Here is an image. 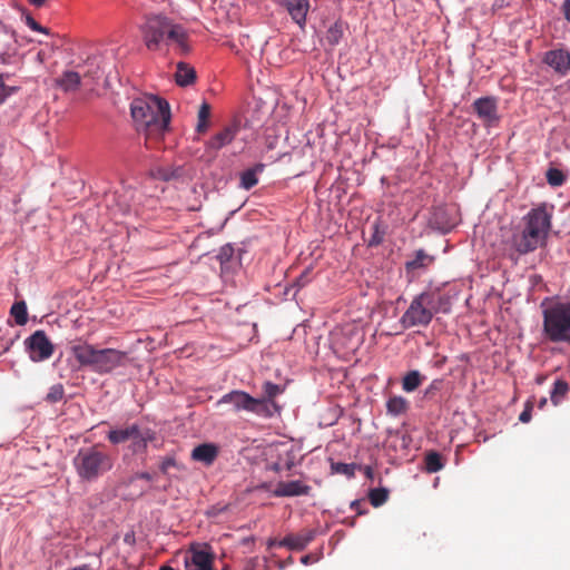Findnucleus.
<instances>
[{
	"label": "nucleus",
	"mask_w": 570,
	"mask_h": 570,
	"mask_svg": "<svg viewBox=\"0 0 570 570\" xmlns=\"http://www.w3.org/2000/svg\"><path fill=\"white\" fill-rule=\"evenodd\" d=\"M130 111L137 130L146 137L147 148H151L153 141H158L168 130V102L156 96H145L132 100Z\"/></svg>",
	"instance_id": "f257e3e1"
},
{
	"label": "nucleus",
	"mask_w": 570,
	"mask_h": 570,
	"mask_svg": "<svg viewBox=\"0 0 570 570\" xmlns=\"http://www.w3.org/2000/svg\"><path fill=\"white\" fill-rule=\"evenodd\" d=\"M551 218L546 205L531 209L522 218V225L513 232L511 247L519 255H525L543 246L551 229Z\"/></svg>",
	"instance_id": "f03ea898"
},
{
	"label": "nucleus",
	"mask_w": 570,
	"mask_h": 570,
	"mask_svg": "<svg viewBox=\"0 0 570 570\" xmlns=\"http://www.w3.org/2000/svg\"><path fill=\"white\" fill-rule=\"evenodd\" d=\"M142 39L149 50H158L161 42L175 46L181 53L189 51L186 30L161 14L150 16L141 27Z\"/></svg>",
	"instance_id": "7ed1b4c3"
},
{
	"label": "nucleus",
	"mask_w": 570,
	"mask_h": 570,
	"mask_svg": "<svg viewBox=\"0 0 570 570\" xmlns=\"http://www.w3.org/2000/svg\"><path fill=\"white\" fill-rule=\"evenodd\" d=\"M449 309V298L439 292L428 291L412 299L410 306L401 316L400 322L404 328L426 327L435 314L440 312L448 313Z\"/></svg>",
	"instance_id": "20e7f679"
},
{
	"label": "nucleus",
	"mask_w": 570,
	"mask_h": 570,
	"mask_svg": "<svg viewBox=\"0 0 570 570\" xmlns=\"http://www.w3.org/2000/svg\"><path fill=\"white\" fill-rule=\"evenodd\" d=\"M72 464L81 481L94 482L112 469L114 460L104 445L95 444L79 449Z\"/></svg>",
	"instance_id": "39448f33"
},
{
	"label": "nucleus",
	"mask_w": 570,
	"mask_h": 570,
	"mask_svg": "<svg viewBox=\"0 0 570 570\" xmlns=\"http://www.w3.org/2000/svg\"><path fill=\"white\" fill-rule=\"evenodd\" d=\"M542 314L544 336L552 343L570 344V303L557 302Z\"/></svg>",
	"instance_id": "423d86ee"
},
{
	"label": "nucleus",
	"mask_w": 570,
	"mask_h": 570,
	"mask_svg": "<svg viewBox=\"0 0 570 570\" xmlns=\"http://www.w3.org/2000/svg\"><path fill=\"white\" fill-rule=\"evenodd\" d=\"M218 405H228L229 410L239 413L247 412L258 416L268 417L267 402L257 400L248 393L234 390L223 395L217 402Z\"/></svg>",
	"instance_id": "0eeeda50"
},
{
	"label": "nucleus",
	"mask_w": 570,
	"mask_h": 570,
	"mask_svg": "<svg viewBox=\"0 0 570 570\" xmlns=\"http://www.w3.org/2000/svg\"><path fill=\"white\" fill-rule=\"evenodd\" d=\"M127 353L115 348L97 350L92 371L96 373H109L112 370L125 365Z\"/></svg>",
	"instance_id": "6e6552de"
},
{
	"label": "nucleus",
	"mask_w": 570,
	"mask_h": 570,
	"mask_svg": "<svg viewBox=\"0 0 570 570\" xmlns=\"http://www.w3.org/2000/svg\"><path fill=\"white\" fill-rule=\"evenodd\" d=\"M214 559L215 554L209 544L193 546L186 567L188 570H213Z\"/></svg>",
	"instance_id": "1a4fd4ad"
},
{
	"label": "nucleus",
	"mask_w": 570,
	"mask_h": 570,
	"mask_svg": "<svg viewBox=\"0 0 570 570\" xmlns=\"http://www.w3.org/2000/svg\"><path fill=\"white\" fill-rule=\"evenodd\" d=\"M30 351V357L33 361H43L49 358L53 353V345L48 340L43 331L35 332L27 341Z\"/></svg>",
	"instance_id": "9d476101"
},
{
	"label": "nucleus",
	"mask_w": 570,
	"mask_h": 570,
	"mask_svg": "<svg viewBox=\"0 0 570 570\" xmlns=\"http://www.w3.org/2000/svg\"><path fill=\"white\" fill-rule=\"evenodd\" d=\"M473 109L478 117L488 126L499 121L498 104L493 97H482L473 102Z\"/></svg>",
	"instance_id": "9b49d317"
},
{
	"label": "nucleus",
	"mask_w": 570,
	"mask_h": 570,
	"mask_svg": "<svg viewBox=\"0 0 570 570\" xmlns=\"http://www.w3.org/2000/svg\"><path fill=\"white\" fill-rule=\"evenodd\" d=\"M542 61L561 76L570 71V51L567 49L549 50L543 55Z\"/></svg>",
	"instance_id": "f8f14e48"
},
{
	"label": "nucleus",
	"mask_w": 570,
	"mask_h": 570,
	"mask_svg": "<svg viewBox=\"0 0 570 570\" xmlns=\"http://www.w3.org/2000/svg\"><path fill=\"white\" fill-rule=\"evenodd\" d=\"M312 488L301 480L281 481L276 484L273 494L277 498L308 495Z\"/></svg>",
	"instance_id": "ddd939ff"
},
{
	"label": "nucleus",
	"mask_w": 570,
	"mask_h": 570,
	"mask_svg": "<svg viewBox=\"0 0 570 570\" xmlns=\"http://www.w3.org/2000/svg\"><path fill=\"white\" fill-rule=\"evenodd\" d=\"M239 127L236 124L224 127L206 142V150L217 153L235 139Z\"/></svg>",
	"instance_id": "4468645a"
},
{
	"label": "nucleus",
	"mask_w": 570,
	"mask_h": 570,
	"mask_svg": "<svg viewBox=\"0 0 570 570\" xmlns=\"http://www.w3.org/2000/svg\"><path fill=\"white\" fill-rule=\"evenodd\" d=\"M315 534V530L305 529L298 533L286 535L284 539L279 540L278 547L302 551L309 542L314 540Z\"/></svg>",
	"instance_id": "2eb2a0df"
},
{
	"label": "nucleus",
	"mask_w": 570,
	"mask_h": 570,
	"mask_svg": "<svg viewBox=\"0 0 570 570\" xmlns=\"http://www.w3.org/2000/svg\"><path fill=\"white\" fill-rule=\"evenodd\" d=\"M281 6L286 8L288 14L298 26L306 23L307 12L309 10L308 0H277Z\"/></svg>",
	"instance_id": "dca6fc26"
},
{
	"label": "nucleus",
	"mask_w": 570,
	"mask_h": 570,
	"mask_svg": "<svg viewBox=\"0 0 570 570\" xmlns=\"http://www.w3.org/2000/svg\"><path fill=\"white\" fill-rule=\"evenodd\" d=\"M97 350L87 343H79L71 346V353L81 366L92 368Z\"/></svg>",
	"instance_id": "f3484780"
},
{
	"label": "nucleus",
	"mask_w": 570,
	"mask_h": 570,
	"mask_svg": "<svg viewBox=\"0 0 570 570\" xmlns=\"http://www.w3.org/2000/svg\"><path fill=\"white\" fill-rule=\"evenodd\" d=\"M218 455V448L213 443H204L197 445L191 452V459L197 462H202L206 465H210Z\"/></svg>",
	"instance_id": "a211bd4d"
},
{
	"label": "nucleus",
	"mask_w": 570,
	"mask_h": 570,
	"mask_svg": "<svg viewBox=\"0 0 570 570\" xmlns=\"http://www.w3.org/2000/svg\"><path fill=\"white\" fill-rule=\"evenodd\" d=\"M59 88L66 92L76 91L81 85V73L79 71L67 70L56 80Z\"/></svg>",
	"instance_id": "6ab92c4d"
},
{
	"label": "nucleus",
	"mask_w": 570,
	"mask_h": 570,
	"mask_svg": "<svg viewBox=\"0 0 570 570\" xmlns=\"http://www.w3.org/2000/svg\"><path fill=\"white\" fill-rule=\"evenodd\" d=\"M139 426L131 424L121 429L110 430L107 434V439L111 444H120L131 440L136 433H138Z\"/></svg>",
	"instance_id": "aec40b11"
},
{
	"label": "nucleus",
	"mask_w": 570,
	"mask_h": 570,
	"mask_svg": "<svg viewBox=\"0 0 570 570\" xmlns=\"http://www.w3.org/2000/svg\"><path fill=\"white\" fill-rule=\"evenodd\" d=\"M155 439V432L150 429H138V433L130 440L131 451L134 453H145L147 451L148 443Z\"/></svg>",
	"instance_id": "412c9836"
},
{
	"label": "nucleus",
	"mask_w": 570,
	"mask_h": 570,
	"mask_svg": "<svg viewBox=\"0 0 570 570\" xmlns=\"http://www.w3.org/2000/svg\"><path fill=\"white\" fill-rule=\"evenodd\" d=\"M175 79L180 87L189 86L196 80V70L186 62H178Z\"/></svg>",
	"instance_id": "4be33fe9"
},
{
	"label": "nucleus",
	"mask_w": 570,
	"mask_h": 570,
	"mask_svg": "<svg viewBox=\"0 0 570 570\" xmlns=\"http://www.w3.org/2000/svg\"><path fill=\"white\" fill-rule=\"evenodd\" d=\"M434 261L433 256L425 253L424 249H417L414 257L405 263L406 272H414L420 268L430 266Z\"/></svg>",
	"instance_id": "5701e85b"
},
{
	"label": "nucleus",
	"mask_w": 570,
	"mask_h": 570,
	"mask_svg": "<svg viewBox=\"0 0 570 570\" xmlns=\"http://www.w3.org/2000/svg\"><path fill=\"white\" fill-rule=\"evenodd\" d=\"M264 396L256 397L257 400H263L267 402L268 417L273 415L274 410L276 409V403L274 399L281 394L282 390L279 385L274 384L272 382H265L263 385Z\"/></svg>",
	"instance_id": "b1692460"
},
{
	"label": "nucleus",
	"mask_w": 570,
	"mask_h": 570,
	"mask_svg": "<svg viewBox=\"0 0 570 570\" xmlns=\"http://www.w3.org/2000/svg\"><path fill=\"white\" fill-rule=\"evenodd\" d=\"M264 168V164H256L253 168L243 171L240 175V186L246 190L256 186L258 183L257 175L261 174Z\"/></svg>",
	"instance_id": "393cba45"
},
{
	"label": "nucleus",
	"mask_w": 570,
	"mask_h": 570,
	"mask_svg": "<svg viewBox=\"0 0 570 570\" xmlns=\"http://www.w3.org/2000/svg\"><path fill=\"white\" fill-rule=\"evenodd\" d=\"M209 118H210V105L204 101L198 110L197 115V125L196 131L198 134H205L209 128Z\"/></svg>",
	"instance_id": "a878e982"
},
{
	"label": "nucleus",
	"mask_w": 570,
	"mask_h": 570,
	"mask_svg": "<svg viewBox=\"0 0 570 570\" xmlns=\"http://www.w3.org/2000/svg\"><path fill=\"white\" fill-rule=\"evenodd\" d=\"M424 376L416 370L407 372L402 380V389L411 393L415 391L423 382Z\"/></svg>",
	"instance_id": "bb28decb"
},
{
	"label": "nucleus",
	"mask_w": 570,
	"mask_h": 570,
	"mask_svg": "<svg viewBox=\"0 0 570 570\" xmlns=\"http://www.w3.org/2000/svg\"><path fill=\"white\" fill-rule=\"evenodd\" d=\"M569 392V384L567 381L559 379L554 382L553 389L550 393V400L554 406H558L563 399L566 397L567 393Z\"/></svg>",
	"instance_id": "cd10ccee"
},
{
	"label": "nucleus",
	"mask_w": 570,
	"mask_h": 570,
	"mask_svg": "<svg viewBox=\"0 0 570 570\" xmlns=\"http://www.w3.org/2000/svg\"><path fill=\"white\" fill-rule=\"evenodd\" d=\"M78 68L81 69V71H79L81 79L91 80L92 83H95V81L100 78V67L96 59L88 60L86 65L78 66Z\"/></svg>",
	"instance_id": "c85d7f7f"
},
{
	"label": "nucleus",
	"mask_w": 570,
	"mask_h": 570,
	"mask_svg": "<svg viewBox=\"0 0 570 570\" xmlns=\"http://www.w3.org/2000/svg\"><path fill=\"white\" fill-rule=\"evenodd\" d=\"M387 413L394 416L403 414L409 409V402L403 396H392L386 403Z\"/></svg>",
	"instance_id": "c756f323"
},
{
	"label": "nucleus",
	"mask_w": 570,
	"mask_h": 570,
	"mask_svg": "<svg viewBox=\"0 0 570 570\" xmlns=\"http://www.w3.org/2000/svg\"><path fill=\"white\" fill-rule=\"evenodd\" d=\"M424 463L425 470L429 473L439 472L444 468V461L441 454L435 451H430L425 454Z\"/></svg>",
	"instance_id": "7c9ffc66"
},
{
	"label": "nucleus",
	"mask_w": 570,
	"mask_h": 570,
	"mask_svg": "<svg viewBox=\"0 0 570 570\" xmlns=\"http://www.w3.org/2000/svg\"><path fill=\"white\" fill-rule=\"evenodd\" d=\"M10 314L14 317L18 325H24L28 322L27 305L23 301L16 302L11 306Z\"/></svg>",
	"instance_id": "2f4dec72"
},
{
	"label": "nucleus",
	"mask_w": 570,
	"mask_h": 570,
	"mask_svg": "<svg viewBox=\"0 0 570 570\" xmlns=\"http://www.w3.org/2000/svg\"><path fill=\"white\" fill-rule=\"evenodd\" d=\"M368 499L373 507L379 508L387 501L389 490L385 488L372 489L368 492Z\"/></svg>",
	"instance_id": "473e14b6"
},
{
	"label": "nucleus",
	"mask_w": 570,
	"mask_h": 570,
	"mask_svg": "<svg viewBox=\"0 0 570 570\" xmlns=\"http://www.w3.org/2000/svg\"><path fill=\"white\" fill-rule=\"evenodd\" d=\"M343 37V27L341 23L335 22L332 24L325 35V40L331 46H336Z\"/></svg>",
	"instance_id": "72a5a7b5"
},
{
	"label": "nucleus",
	"mask_w": 570,
	"mask_h": 570,
	"mask_svg": "<svg viewBox=\"0 0 570 570\" xmlns=\"http://www.w3.org/2000/svg\"><path fill=\"white\" fill-rule=\"evenodd\" d=\"M546 178L548 184L552 187L562 186L566 181L564 174L560 169L554 167H551L547 170Z\"/></svg>",
	"instance_id": "f704fd0d"
},
{
	"label": "nucleus",
	"mask_w": 570,
	"mask_h": 570,
	"mask_svg": "<svg viewBox=\"0 0 570 570\" xmlns=\"http://www.w3.org/2000/svg\"><path fill=\"white\" fill-rule=\"evenodd\" d=\"M65 389L62 384H55L50 387L46 400L50 403H57L63 399Z\"/></svg>",
	"instance_id": "c9c22d12"
},
{
	"label": "nucleus",
	"mask_w": 570,
	"mask_h": 570,
	"mask_svg": "<svg viewBox=\"0 0 570 570\" xmlns=\"http://www.w3.org/2000/svg\"><path fill=\"white\" fill-rule=\"evenodd\" d=\"M332 469L336 473L344 474L348 478H352L355 474L356 464H347V463L338 462V463H333Z\"/></svg>",
	"instance_id": "e433bc0d"
},
{
	"label": "nucleus",
	"mask_w": 570,
	"mask_h": 570,
	"mask_svg": "<svg viewBox=\"0 0 570 570\" xmlns=\"http://www.w3.org/2000/svg\"><path fill=\"white\" fill-rule=\"evenodd\" d=\"M311 268H306L295 281V284L302 288L311 282Z\"/></svg>",
	"instance_id": "4c0bfd02"
},
{
	"label": "nucleus",
	"mask_w": 570,
	"mask_h": 570,
	"mask_svg": "<svg viewBox=\"0 0 570 570\" xmlns=\"http://www.w3.org/2000/svg\"><path fill=\"white\" fill-rule=\"evenodd\" d=\"M12 89L8 88L4 85L3 77L0 75V105L6 100V98L11 94Z\"/></svg>",
	"instance_id": "58836bf2"
},
{
	"label": "nucleus",
	"mask_w": 570,
	"mask_h": 570,
	"mask_svg": "<svg viewBox=\"0 0 570 570\" xmlns=\"http://www.w3.org/2000/svg\"><path fill=\"white\" fill-rule=\"evenodd\" d=\"M531 411H532V404L530 402H527L524 410L521 412L519 420L522 423H528L531 420Z\"/></svg>",
	"instance_id": "ea45409f"
},
{
	"label": "nucleus",
	"mask_w": 570,
	"mask_h": 570,
	"mask_svg": "<svg viewBox=\"0 0 570 570\" xmlns=\"http://www.w3.org/2000/svg\"><path fill=\"white\" fill-rule=\"evenodd\" d=\"M27 24L35 31L48 33V29L41 27L32 17H27Z\"/></svg>",
	"instance_id": "a19ab883"
},
{
	"label": "nucleus",
	"mask_w": 570,
	"mask_h": 570,
	"mask_svg": "<svg viewBox=\"0 0 570 570\" xmlns=\"http://www.w3.org/2000/svg\"><path fill=\"white\" fill-rule=\"evenodd\" d=\"M176 465V461L174 458H165L160 463V471L163 473H167L168 470Z\"/></svg>",
	"instance_id": "79ce46f5"
},
{
	"label": "nucleus",
	"mask_w": 570,
	"mask_h": 570,
	"mask_svg": "<svg viewBox=\"0 0 570 570\" xmlns=\"http://www.w3.org/2000/svg\"><path fill=\"white\" fill-rule=\"evenodd\" d=\"M365 503L362 500H354L351 502V509L354 510L358 515L365 514L366 509H362Z\"/></svg>",
	"instance_id": "37998d69"
},
{
	"label": "nucleus",
	"mask_w": 570,
	"mask_h": 570,
	"mask_svg": "<svg viewBox=\"0 0 570 570\" xmlns=\"http://www.w3.org/2000/svg\"><path fill=\"white\" fill-rule=\"evenodd\" d=\"M562 12L567 21L570 22V0H564L562 3Z\"/></svg>",
	"instance_id": "c03bdc74"
},
{
	"label": "nucleus",
	"mask_w": 570,
	"mask_h": 570,
	"mask_svg": "<svg viewBox=\"0 0 570 570\" xmlns=\"http://www.w3.org/2000/svg\"><path fill=\"white\" fill-rule=\"evenodd\" d=\"M364 474H365V476H366V478H368V479H373V476H374V471H373V469H372L370 465H366V466L364 468Z\"/></svg>",
	"instance_id": "a18cd8bd"
},
{
	"label": "nucleus",
	"mask_w": 570,
	"mask_h": 570,
	"mask_svg": "<svg viewBox=\"0 0 570 570\" xmlns=\"http://www.w3.org/2000/svg\"><path fill=\"white\" fill-rule=\"evenodd\" d=\"M138 478H139V479H142V480H146V481H150V480H153L151 474H150V473H148V472H141V473H139V474H138Z\"/></svg>",
	"instance_id": "49530a36"
},
{
	"label": "nucleus",
	"mask_w": 570,
	"mask_h": 570,
	"mask_svg": "<svg viewBox=\"0 0 570 570\" xmlns=\"http://www.w3.org/2000/svg\"><path fill=\"white\" fill-rule=\"evenodd\" d=\"M29 2H30L32 6H35V7H37V8H39V7H42V6L45 4L46 0H29Z\"/></svg>",
	"instance_id": "de8ad7c7"
},
{
	"label": "nucleus",
	"mask_w": 570,
	"mask_h": 570,
	"mask_svg": "<svg viewBox=\"0 0 570 570\" xmlns=\"http://www.w3.org/2000/svg\"><path fill=\"white\" fill-rule=\"evenodd\" d=\"M546 405H547V397H542V399L539 401L538 406H539L540 409H543Z\"/></svg>",
	"instance_id": "09e8293b"
},
{
	"label": "nucleus",
	"mask_w": 570,
	"mask_h": 570,
	"mask_svg": "<svg viewBox=\"0 0 570 570\" xmlns=\"http://www.w3.org/2000/svg\"><path fill=\"white\" fill-rule=\"evenodd\" d=\"M278 542H279V541H277L276 539H272V540H269L268 546H269V548H272V547H278Z\"/></svg>",
	"instance_id": "8fccbe9b"
},
{
	"label": "nucleus",
	"mask_w": 570,
	"mask_h": 570,
	"mask_svg": "<svg viewBox=\"0 0 570 570\" xmlns=\"http://www.w3.org/2000/svg\"><path fill=\"white\" fill-rule=\"evenodd\" d=\"M544 381H546V376H543V375L537 376V379H535V382L538 384H543Z\"/></svg>",
	"instance_id": "3c124183"
},
{
	"label": "nucleus",
	"mask_w": 570,
	"mask_h": 570,
	"mask_svg": "<svg viewBox=\"0 0 570 570\" xmlns=\"http://www.w3.org/2000/svg\"><path fill=\"white\" fill-rule=\"evenodd\" d=\"M159 570H174V569L171 567H169V566H161L159 568Z\"/></svg>",
	"instance_id": "603ef678"
},
{
	"label": "nucleus",
	"mask_w": 570,
	"mask_h": 570,
	"mask_svg": "<svg viewBox=\"0 0 570 570\" xmlns=\"http://www.w3.org/2000/svg\"><path fill=\"white\" fill-rule=\"evenodd\" d=\"M434 387H435V386H434V383H433V384H431L430 389L426 391V394L430 392V390H431V391H434Z\"/></svg>",
	"instance_id": "864d4df0"
},
{
	"label": "nucleus",
	"mask_w": 570,
	"mask_h": 570,
	"mask_svg": "<svg viewBox=\"0 0 570 570\" xmlns=\"http://www.w3.org/2000/svg\"><path fill=\"white\" fill-rule=\"evenodd\" d=\"M434 387H435V386H434V383H433V384H431L430 389L426 391V394L430 392V390H431V391H434Z\"/></svg>",
	"instance_id": "5fc2aeb1"
},
{
	"label": "nucleus",
	"mask_w": 570,
	"mask_h": 570,
	"mask_svg": "<svg viewBox=\"0 0 570 570\" xmlns=\"http://www.w3.org/2000/svg\"><path fill=\"white\" fill-rule=\"evenodd\" d=\"M170 177H171V176H169V175H164V176H163V178H164L165 180L170 179Z\"/></svg>",
	"instance_id": "6e6d98bb"
},
{
	"label": "nucleus",
	"mask_w": 570,
	"mask_h": 570,
	"mask_svg": "<svg viewBox=\"0 0 570 570\" xmlns=\"http://www.w3.org/2000/svg\"><path fill=\"white\" fill-rule=\"evenodd\" d=\"M223 255H227V252H226V249H225V248H223V249H222V254H220V256H223Z\"/></svg>",
	"instance_id": "4d7b16f0"
},
{
	"label": "nucleus",
	"mask_w": 570,
	"mask_h": 570,
	"mask_svg": "<svg viewBox=\"0 0 570 570\" xmlns=\"http://www.w3.org/2000/svg\"><path fill=\"white\" fill-rule=\"evenodd\" d=\"M307 559H308V557H304V558L302 559V561H303L304 563H306V562H307Z\"/></svg>",
	"instance_id": "13d9d810"
},
{
	"label": "nucleus",
	"mask_w": 570,
	"mask_h": 570,
	"mask_svg": "<svg viewBox=\"0 0 570 570\" xmlns=\"http://www.w3.org/2000/svg\"><path fill=\"white\" fill-rule=\"evenodd\" d=\"M159 175H160V171H159V169H157L156 177L159 178Z\"/></svg>",
	"instance_id": "bf43d9fd"
},
{
	"label": "nucleus",
	"mask_w": 570,
	"mask_h": 570,
	"mask_svg": "<svg viewBox=\"0 0 570 570\" xmlns=\"http://www.w3.org/2000/svg\"><path fill=\"white\" fill-rule=\"evenodd\" d=\"M4 29V26L2 23H0V30Z\"/></svg>",
	"instance_id": "052dcab7"
}]
</instances>
